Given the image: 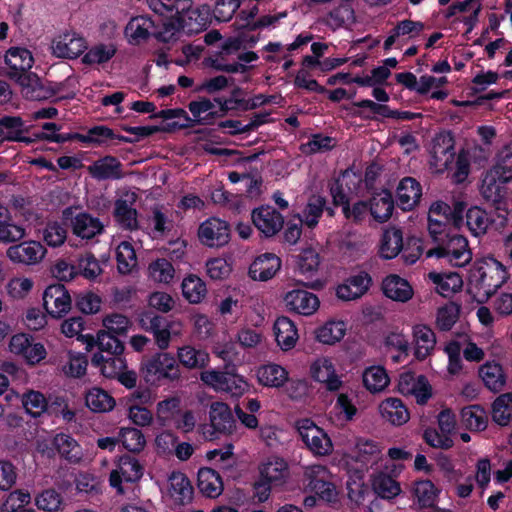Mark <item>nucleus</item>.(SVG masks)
<instances>
[{
  "instance_id": "obj_20",
  "label": "nucleus",
  "mask_w": 512,
  "mask_h": 512,
  "mask_svg": "<svg viewBox=\"0 0 512 512\" xmlns=\"http://www.w3.org/2000/svg\"><path fill=\"white\" fill-rule=\"evenodd\" d=\"M372 282L368 273L361 272L358 275L350 277L346 283L339 285L337 288L338 298L351 301L363 296Z\"/></svg>"
},
{
  "instance_id": "obj_16",
  "label": "nucleus",
  "mask_w": 512,
  "mask_h": 512,
  "mask_svg": "<svg viewBox=\"0 0 512 512\" xmlns=\"http://www.w3.org/2000/svg\"><path fill=\"white\" fill-rule=\"evenodd\" d=\"M126 199H118L114 204L113 215L116 222L125 230H136L138 228L137 211L133 208L137 195L127 193Z\"/></svg>"
},
{
  "instance_id": "obj_23",
  "label": "nucleus",
  "mask_w": 512,
  "mask_h": 512,
  "mask_svg": "<svg viewBox=\"0 0 512 512\" xmlns=\"http://www.w3.org/2000/svg\"><path fill=\"white\" fill-rule=\"evenodd\" d=\"M168 494L178 505H184L192 500L193 487L185 474L171 473L168 478Z\"/></svg>"
},
{
  "instance_id": "obj_42",
  "label": "nucleus",
  "mask_w": 512,
  "mask_h": 512,
  "mask_svg": "<svg viewBox=\"0 0 512 512\" xmlns=\"http://www.w3.org/2000/svg\"><path fill=\"white\" fill-rule=\"evenodd\" d=\"M176 359L188 369H197L208 364L209 355L203 350L187 345L178 349Z\"/></svg>"
},
{
  "instance_id": "obj_1",
  "label": "nucleus",
  "mask_w": 512,
  "mask_h": 512,
  "mask_svg": "<svg viewBox=\"0 0 512 512\" xmlns=\"http://www.w3.org/2000/svg\"><path fill=\"white\" fill-rule=\"evenodd\" d=\"M6 75L18 83L25 97L31 100H43L51 97L53 92L45 88L36 74L29 72L33 57L25 48H10L5 55Z\"/></svg>"
},
{
  "instance_id": "obj_6",
  "label": "nucleus",
  "mask_w": 512,
  "mask_h": 512,
  "mask_svg": "<svg viewBox=\"0 0 512 512\" xmlns=\"http://www.w3.org/2000/svg\"><path fill=\"white\" fill-rule=\"evenodd\" d=\"M297 430L306 446L316 455H328L332 451V442L323 429L310 419L297 422Z\"/></svg>"
},
{
  "instance_id": "obj_38",
  "label": "nucleus",
  "mask_w": 512,
  "mask_h": 512,
  "mask_svg": "<svg viewBox=\"0 0 512 512\" xmlns=\"http://www.w3.org/2000/svg\"><path fill=\"white\" fill-rule=\"evenodd\" d=\"M394 210V201L389 191H382L370 200V213L373 218L380 222H386Z\"/></svg>"
},
{
  "instance_id": "obj_62",
  "label": "nucleus",
  "mask_w": 512,
  "mask_h": 512,
  "mask_svg": "<svg viewBox=\"0 0 512 512\" xmlns=\"http://www.w3.org/2000/svg\"><path fill=\"white\" fill-rule=\"evenodd\" d=\"M174 268L167 259H157L149 265L150 276L157 282L169 283L174 277Z\"/></svg>"
},
{
  "instance_id": "obj_11",
  "label": "nucleus",
  "mask_w": 512,
  "mask_h": 512,
  "mask_svg": "<svg viewBox=\"0 0 512 512\" xmlns=\"http://www.w3.org/2000/svg\"><path fill=\"white\" fill-rule=\"evenodd\" d=\"M46 249L37 241H24L10 246L7 249V257L14 263L34 265L45 256Z\"/></svg>"
},
{
  "instance_id": "obj_45",
  "label": "nucleus",
  "mask_w": 512,
  "mask_h": 512,
  "mask_svg": "<svg viewBox=\"0 0 512 512\" xmlns=\"http://www.w3.org/2000/svg\"><path fill=\"white\" fill-rule=\"evenodd\" d=\"M87 407L93 412L103 413L113 409L114 398L101 388L90 389L85 396Z\"/></svg>"
},
{
  "instance_id": "obj_25",
  "label": "nucleus",
  "mask_w": 512,
  "mask_h": 512,
  "mask_svg": "<svg viewBox=\"0 0 512 512\" xmlns=\"http://www.w3.org/2000/svg\"><path fill=\"white\" fill-rule=\"evenodd\" d=\"M382 290L386 297L398 302H407L413 296V289L409 282L394 274L383 280Z\"/></svg>"
},
{
  "instance_id": "obj_12",
  "label": "nucleus",
  "mask_w": 512,
  "mask_h": 512,
  "mask_svg": "<svg viewBox=\"0 0 512 512\" xmlns=\"http://www.w3.org/2000/svg\"><path fill=\"white\" fill-rule=\"evenodd\" d=\"M139 324L142 329L153 334L155 344L160 350L169 347V334L165 331L167 318L148 311L141 314Z\"/></svg>"
},
{
  "instance_id": "obj_47",
  "label": "nucleus",
  "mask_w": 512,
  "mask_h": 512,
  "mask_svg": "<svg viewBox=\"0 0 512 512\" xmlns=\"http://www.w3.org/2000/svg\"><path fill=\"white\" fill-rule=\"evenodd\" d=\"M491 415L497 424L508 425L512 417V393H503L494 400Z\"/></svg>"
},
{
  "instance_id": "obj_64",
  "label": "nucleus",
  "mask_w": 512,
  "mask_h": 512,
  "mask_svg": "<svg viewBox=\"0 0 512 512\" xmlns=\"http://www.w3.org/2000/svg\"><path fill=\"white\" fill-rule=\"evenodd\" d=\"M119 470L123 479L127 482H135L143 475V467L137 459L131 456H124L120 458Z\"/></svg>"
},
{
  "instance_id": "obj_56",
  "label": "nucleus",
  "mask_w": 512,
  "mask_h": 512,
  "mask_svg": "<svg viewBox=\"0 0 512 512\" xmlns=\"http://www.w3.org/2000/svg\"><path fill=\"white\" fill-rule=\"evenodd\" d=\"M345 335L343 322H327L316 330V338L323 344L332 345L340 341Z\"/></svg>"
},
{
  "instance_id": "obj_32",
  "label": "nucleus",
  "mask_w": 512,
  "mask_h": 512,
  "mask_svg": "<svg viewBox=\"0 0 512 512\" xmlns=\"http://www.w3.org/2000/svg\"><path fill=\"white\" fill-rule=\"evenodd\" d=\"M73 233L82 239H91L103 231V224L98 218L87 213H80L71 219Z\"/></svg>"
},
{
  "instance_id": "obj_14",
  "label": "nucleus",
  "mask_w": 512,
  "mask_h": 512,
  "mask_svg": "<svg viewBox=\"0 0 512 512\" xmlns=\"http://www.w3.org/2000/svg\"><path fill=\"white\" fill-rule=\"evenodd\" d=\"M287 308L300 315H312L319 307V299L316 295L306 290H292L284 297Z\"/></svg>"
},
{
  "instance_id": "obj_2",
  "label": "nucleus",
  "mask_w": 512,
  "mask_h": 512,
  "mask_svg": "<svg viewBox=\"0 0 512 512\" xmlns=\"http://www.w3.org/2000/svg\"><path fill=\"white\" fill-rule=\"evenodd\" d=\"M508 279L504 266L496 259L474 263L470 276V291L478 303H485Z\"/></svg>"
},
{
  "instance_id": "obj_53",
  "label": "nucleus",
  "mask_w": 512,
  "mask_h": 512,
  "mask_svg": "<svg viewBox=\"0 0 512 512\" xmlns=\"http://www.w3.org/2000/svg\"><path fill=\"white\" fill-rule=\"evenodd\" d=\"M497 172L504 182L512 180V143L504 145L496 156V162L491 168Z\"/></svg>"
},
{
  "instance_id": "obj_50",
  "label": "nucleus",
  "mask_w": 512,
  "mask_h": 512,
  "mask_svg": "<svg viewBox=\"0 0 512 512\" xmlns=\"http://www.w3.org/2000/svg\"><path fill=\"white\" fill-rule=\"evenodd\" d=\"M466 224L475 236L483 235L490 227L488 213L480 207H472L466 213Z\"/></svg>"
},
{
  "instance_id": "obj_39",
  "label": "nucleus",
  "mask_w": 512,
  "mask_h": 512,
  "mask_svg": "<svg viewBox=\"0 0 512 512\" xmlns=\"http://www.w3.org/2000/svg\"><path fill=\"white\" fill-rule=\"evenodd\" d=\"M94 344L97 345L100 350L99 353H106L107 355L111 354H123L124 352V344L119 339L118 335L111 334L106 330H99L97 333V339L95 340L93 337H90L88 340V347H92Z\"/></svg>"
},
{
  "instance_id": "obj_40",
  "label": "nucleus",
  "mask_w": 512,
  "mask_h": 512,
  "mask_svg": "<svg viewBox=\"0 0 512 512\" xmlns=\"http://www.w3.org/2000/svg\"><path fill=\"white\" fill-rule=\"evenodd\" d=\"M461 423L471 431H482L487 427V414L480 405H470L461 410Z\"/></svg>"
},
{
  "instance_id": "obj_36",
  "label": "nucleus",
  "mask_w": 512,
  "mask_h": 512,
  "mask_svg": "<svg viewBox=\"0 0 512 512\" xmlns=\"http://www.w3.org/2000/svg\"><path fill=\"white\" fill-rule=\"evenodd\" d=\"M415 342V356L419 360L425 359L436 345V336L433 330L425 325H417L413 330Z\"/></svg>"
},
{
  "instance_id": "obj_63",
  "label": "nucleus",
  "mask_w": 512,
  "mask_h": 512,
  "mask_svg": "<svg viewBox=\"0 0 512 512\" xmlns=\"http://www.w3.org/2000/svg\"><path fill=\"white\" fill-rule=\"evenodd\" d=\"M356 461L362 463L376 462L380 458V448L374 441L360 439L356 444Z\"/></svg>"
},
{
  "instance_id": "obj_26",
  "label": "nucleus",
  "mask_w": 512,
  "mask_h": 512,
  "mask_svg": "<svg viewBox=\"0 0 512 512\" xmlns=\"http://www.w3.org/2000/svg\"><path fill=\"white\" fill-rule=\"evenodd\" d=\"M260 477L274 486L282 485L289 475L288 465L284 459L270 457L259 466Z\"/></svg>"
},
{
  "instance_id": "obj_48",
  "label": "nucleus",
  "mask_w": 512,
  "mask_h": 512,
  "mask_svg": "<svg viewBox=\"0 0 512 512\" xmlns=\"http://www.w3.org/2000/svg\"><path fill=\"white\" fill-rule=\"evenodd\" d=\"M438 490L430 480H421L414 483L413 495L421 508L434 506Z\"/></svg>"
},
{
  "instance_id": "obj_44",
  "label": "nucleus",
  "mask_w": 512,
  "mask_h": 512,
  "mask_svg": "<svg viewBox=\"0 0 512 512\" xmlns=\"http://www.w3.org/2000/svg\"><path fill=\"white\" fill-rule=\"evenodd\" d=\"M188 108L194 117L192 121L198 124H209L213 119L219 117V112L211 111L214 108V102L205 97L191 101Z\"/></svg>"
},
{
  "instance_id": "obj_3",
  "label": "nucleus",
  "mask_w": 512,
  "mask_h": 512,
  "mask_svg": "<svg viewBox=\"0 0 512 512\" xmlns=\"http://www.w3.org/2000/svg\"><path fill=\"white\" fill-rule=\"evenodd\" d=\"M141 370L144 380L150 384H178L182 378L177 359L167 352L156 353L144 360Z\"/></svg>"
},
{
  "instance_id": "obj_5",
  "label": "nucleus",
  "mask_w": 512,
  "mask_h": 512,
  "mask_svg": "<svg viewBox=\"0 0 512 512\" xmlns=\"http://www.w3.org/2000/svg\"><path fill=\"white\" fill-rule=\"evenodd\" d=\"M455 142L450 132H440L431 141L430 165L436 172H443L453 164L455 159Z\"/></svg>"
},
{
  "instance_id": "obj_35",
  "label": "nucleus",
  "mask_w": 512,
  "mask_h": 512,
  "mask_svg": "<svg viewBox=\"0 0 512 512\" xmlns=\"http://www.w3.org/2000/svg\"><path fill=\"white\" fill-rule=\"evenodd\" d=\"M210 7L208 5H202L193 8L187 15L182 16L179 21L182 28L188 33H199L206 29L210 19Z\"/></svg>"
},
{
  "instance_id": "obj_28",
  "label": "nucleus",
  "mask_w": 512,
  "mask_h": 512,
  "mask_svg": "<svg viewBox=\"0 0 512 512\" xmlns=\"http://www.w3.org/2000/svg\"><path fill=\"white\" fill-rule=\"evenodd\" d=\"M122 164L113 156H105L88 166L89 174L97 180L120 179Z\"/></svg>"
},
{
  "instance_id": "obj_46",
  "label": "nucleus",
  "mask_w": 512,
  "mask_h": 512,
  "mask_svg": "<svg viewBox=\"0 0 512 512\" xmlns=\"http://www.w3.org/2000/svg\"><path fill=\"white\" fill-rule=\"evenodd\" d=\"M429 278L439 288V293L443 296H448L451 293L457 292L463 285L462 278L456 272L450 273H429Z\"/></svg>"
},
{
  "instance_id": "obj_22",
  "label": "nucleus",
  "mask_w": 512,
  "mask_h": 512,
  "mask_svg": "<svg viewBox=\"0 0 512 512\" xmlns=\"http://www.w3.org/2000/svg\"><path fill=\"white\" fill-rule=\"evenodd\" d=\"M209 418L211 427L220 433L231 434L236 422L230 408L223 402H214L210 406Z\"/></svg>"
},
{
  "instance_id": "obj_7",
  "label": "nucleus",
  "mask_w": 512,
  "mask_h": 512,
  "mask_svg": "<svg viewBox=\"0 0 512 512\" xmlns=\"http://www.w3.org/2000/svg\"><path fill=\"white\" fill-rule=\"evenodd\" d=\"M198 237L208 247H222L230 240V226L224 220L211 217L200 225Z\"/></svg>"
},
{
  "instance_id": "obj_43",
  "label": "nucleus",
  "mask_w": 512,
  "mask_h": 512,
  "mask_svg": "<svg viewBox=\"0 0 512 512\" xmlns=\"http://www.w3.org/2000/svg\"><path fill=\"white\" fill-rule=\"evenodd\" d=\"M257 377L262 385L277 388L288 380V373L277 364H268L258 369Z\"/></svg>"
},
{
  "instance_id": "obj_59",
  "label": "nucleus",
  "mask_w": 512,
  "mask_h": 512,
  "mask_svg": "<svg viewBox=\"0 0 512 512\" xmlns=\"http://www.w3.org/2000/svg\"><path fill=\"white\" fill-rule=\"evenodd\" d=\"M120 437L123 446L133 453L141 452L146 445L143 433L136 428H122L120 430Z\"/></svg>"
},
{
  "instance_id": "obj_19",
  "label": "nucleus",
  "mask_w": 512,
  "mask_h": 512,
  "mask_svg": "<svg viewBox=\"0 0 512 512\" xmlns=\"http://www.w3.org/2000/svg\"><path fill=\"white\" fill-rule=\"evenodd\" d=\"M30 130L19 116H3L0 118V139L32 143L30 137L23 136Z\"/></svg>"
},
{
  "instance_id": "obj_55",
  "label": "nucleus",
  "mask_w": 512,
  "mask_h": 512,
  "mask_svg": "<svg viewBox=\"0 0 512 512\" xmlns=\"http://www.w3.org/2000/svg\"><path fill=\"white\" fill-rule=\"evenodd\" d=\"M117 268L121 274H128L136 266L137 259L133 246L127 242H121L116 251Z\"/></svg>"
},
{
  "instance_id": "obj_33",
  "label": "nucleus",
  "mask_w": 512,
  "mask_h": 512,
  "mask_svg": "<svg viewBox=\"0 0 512 512\" xmlns=\"http://www.w3.org/2000/svg\"><path fill=\"white\" fill-rule=\"evenodd\" d=\"M91 363L100 368L103 376L107 378H116L122 370L126 369V361L122 354L104 355L95 353L91 359Z\"/></svg>"
},
{
  "instance_id": "obj_51",
  "label": "nucleus",
  "mask_w": 512,
  "mask_h": 512,
  "mask_svg": "<svg viewBox=\"0 0 512 512\" xmlns=\"http://www.w3.org/2000/svg\"><path fill=\"white\" fill-rule=\"evenodd\" d=\"M183 296L190 303H199L206 295L205 283L196 275H189L182 281Z\"/></svg>"
},
{
  "instance_id": "obj_21",
  "label": "nucleus",
  "mask_w": 512,
  "mask_h": 512,
  "mask_svg": "<svg viewBox=\"0 0 512 512\" xmlns=\"http://www.w3.org/2000/svg\"><path fill=\"white\" fill-rule=\"evenodd\" d=\"M281 261L271 253L257 257L249 268V275L254 280L266 281L271 279L280 269Z\"/></svg>"
},
{
  "instance_id": "obj_13",
  "label": "nucleus",
  "mask_w": 512,
  "mask_h": 512,
  "mask_svg": "<svg viewBox=\"0 0 512 512\" xmlns=\"http://www.w3.org/2000/svg\"><path fill=\"white\" fill-rule=\"evenodd\" d=\"M52 446L60 458L69 464L78 465L84 460L85 453L83 448L77 440L69 434H56L52 440Z\"/></svg>"
},
{
  "instance_id": "obj_49",
  "label": "nucleus",
  "mask_w": 512,
  "mask_h": 512,
  "mask_svg": "<svg viewBox=\"0 0 512 512\" xmlns=\"http://www.w3.org/2000/svg\"><path fill=\"white\" fill-rule=\"evenodd\" d=\"M403 246L402 231L392 228L386 230L382 237L381 255L385 259H392L398 255Z\"/></svg>"
},
{
  "instance_id": "obj_37",
  "label": "nucleus",
  "mask_w": 512,
  "mask_h": 512,
  "mask_svg": "<svg viewBox=\"0 0 512 512\" xmlns=\"http://www.w3.org/2000/svg\"><path fill=\"white\" fill-rule=\"evenodd\" d=\"M198 488L209 498L218 497L223 491L220 475L212 468H201L198 472Z\"/></svg>"
},
{
  "instance_id": "obj_9",
  "label": "nucleus",
  "mask_w": 512,
  "mask_h": 512,
  "mask_svg": "<svg viewBox=\"0 0 512 512\" xmlns=\"http://www.w3.org/2000/svg\"><path fill=\"white\" fill-rule=\"evenodd\" d=\"M43 305L51 316L61 318L71 309V297L64 285H51L44 291Z\"/></svg>"
},
{
  "instance_id": "obj_4",
  "label": "nucleus",
  "mask_w": 512,
  "mask_h": 512,
  "mask_svg": "<svg viewBox=\"0 0 512 512\" xmlns=\"http://www.w3.org/2000/svg\"><path fill=\"white\" fill-rule=\"evenodd\" d=\"M427 257L436 256L445 259L455 267H463L472 260V252L467 239L457 233H447L445 238L435 247L427 251Z\"/></svg>"
},
{
  "instance_id": "obj_15",
  "label": "nucleus",
  "mask_w": 512,
  "mask_h": 512,
  "mask_svg": "<svg viewBox=\"0 0 512 512\" xmlns=\"http://www.w3.org/2000/svg\"><path fill=\"white\" fill-rule=\"evenodd\" d=\"M499 174L490 169L482 179L480 193L484 200L491 205H501L506 202L505 184Z\"/></svg>"
},
{
  "instance_id": "obj_8",
  "label": "nucleus",
  "mask_w": 512,
  "mask_h": 512,
  "mask_svg": "<svg viewBox=\"0 0 512 512\" xmlns=\"http://www.w3.org/2000/svg\"><path fill=\"white\" fill-rule=\"evenodd\" d=\"M398 391L405 396H414L416 402L424 405L432 396V388L425 376L404 372L398 381Z\"/></svg>"
},
{
  "instance_id": "obj_24",
  "label": "nucleus",
  "mask_w": 512,
  "mask_h": 512,
  "mask_svg": "<svg viewBox=\"0 0 512 512\" xmlns=\"http://www.w3.org/2000/svg\"><path fill=\"white\" fill-rule=\"evenodd\" d=\"M421 195V185L414 178L402 179L397 187L398 202L403 210H412L419 203Z\"/></svg>"
},
{
  "instance_id": "obj_61",
  "label": "nucleus",
  "mask_w": 512,
  "mask_h": 512,
  "mask_svg": "<svg viewBox=\"0 0 512 512\" xmlns=\"http://www.w3.org/2000/svg\"><path fill=\"white\" fill-rule=\"evenodd\" d=\"M63 498L55 489L49 488L39 493L35 498L36 506L44 511L53 512L60 509Z\"/></svg>"
},
{
  "instance_id": "obj_52",
  "label": "nucleus",
  "mask_w": 512,
  "mask_h": 512,
  "mask_svg": "<svg viewBox=\"0 0 512 512\" xmlns=\"http://www.w3.org/2000/svg\"><path fill=\"white\" fill-rule=\"evenodd\" d=\"M363 383L370 392H380L389 383V377L384 368L373 366L363 373Z\"/></svg>"
},
{
  "instance_id": "obj_60",
  "label": "nucleus",
  "mask_w": 512,
  "mask_h": 512,
  "mask_svg": "<svg viewBox=\"0 0 512 512\" xmlns=\"http://www.w3.org/2000/svg\"><path fill=\"white\" fill-rule=\"evenodd\" d=\"M326 200L319 195H313L309 198L307 206L304 210V223L313 228L318 223V218L322 215Z\"/></svg>"
},
{
  "instance_id": "obj_27",
  "label": "nucleus",
  "mask_w": 512,
  "mask_h": 512,
  "mask_svg": "<svg viewBox=\"0 0 512 512\" xmlns=\"http://www.w3.org/2000/svg\"><path fill=\"white\" fill-rule=\"evenodd\" d=\"M382 418L392 425L401 426L405 424L410 414L404 403L398 398H387L379 405Z\"/></svg>"
},
{
  "instance_id": "obj_58",
  "label": "nucleus",
  "mask_w": 512,
  "mask_h": 512,
  "mask_svg": "<svg viewBox=\"0 0 512 512\" xmlns=\"http://www.w3.org/2000/svg\"><path fill=\"white\" fill-rule=\"evenodd\" d=\"M354 22V11L348 3L334 8L327 16L326 23L333 29L348 25Z\"/></svg>"
},
{
  "instance_id": "obj_10",
  "label": "nucleus",
  "mask_w": 512,
  "mask_h": 512,
  "mask_svg": "<svg viewBox=\"0 0 512 512\" xmlns=\"http://www.w3.org/2000/svg\"><path fill=\"white\" fill-rule=\"evenodd\" d=\"M253 224L266 237H272L283 227V216L271 206H261L252 211Z\"/></svg>"
},
{
  "instance_id": "obj_34",
  "label": "nucleus",
  "mask_w": 512,
  "mask_h": 512,
  "mask_svg": "<svg viewBox=\"0 0 512 512\" xmlns=\"http://www.w3.org/2000/svg\"><path fill=\"white\" fill-rule=\"evenodd\" d=\"M154 22L146 16H136L130 19L125 27V35L133 44H139L153 35Z\"/></svg>"
},
{
  "instance_id": "obj_57",
  "label": "nucleus",
  "mask_w": 512,
  "mask_h": 512,
  "mask_svg": "<svg viewBox=\"0 0 512 512\" xmlns=\"http://www.w3.org/2000/svg\"><path fill=\"white\" fill-rule=\"evenodd\" d=\"M85 136V143H92L97 145H102L106 143L108 139L114 140L117 139L119 141L133 143V138L116 135L112 129L106 126H95L88 130Z\"/></svg>"
},
{
  "instance_id": "obj_41",
  "label": "nucleus",
  "mask_w": 512,
  "mask_h": 512,
  "mask_svg": "<svg viewBox=\"0 0 512 512\" xmlns=\"http://www.w3.org/2000/svg\"><path fill=\"white\" fill-rule=\"evenodd\" d=\"M374 492L383 499L395 498L401 492L400 484L387 473H377L372 478Z\"/></svg>"
},
{
  "instance_id": "obj_30",
  "label": "nucleus",
  "mask_w": 512,
  "mask_h": 512,
  "mask_svg": "<svg viewBox=\"0 0 512 512\" xmlns=\"http://www.w3.org/2000/svg\"><path fill=\"white\" fill-rule=\"evenodd\" d=\"M479 376L485 386L492 392L498 393L506 385L507 376L499 363L487 362L479 369Z\"/></svg>"
},
{
  "instance_id": "obj_54",
  "label": "nucleus",
  "mask_w": 512,
  "mask_h": 512,
  "mask_svg": "<svg viewBox=\"0 0 512 512\" xmlns=\"http://www.w3.org/2000/svg\"><path fill=\"white\" fill-rule=\"evenodd\" d=\"M21 402L26 412L33 417L41 416L48 406L45 396L35 390L25 392L21 396Z\"/></svg>"
},
{
  "instance_id": "obj_29",
  "label": "nucleus",
  "mask_w": 512,
  "mask_h": 512,
  "mask_svg": "<svg viewBox=\"0 0 512 512\" xmlns=\"http://www.w3.org/2000/svg\"><path fill=\"white\" fill-rule=\"evenodd\" d=\"M326 474V468L321 465L310 467L306 472V475L310 478L309 487L322 499L331 501L336 494L335 487L332 483L326 481Z\"/></svg>"
},
{
  "instance_id": "obj_31",
  "label": "nucleus",
  "mask_w": 512,
  "mask_h": 512,
  "mask_svg": "<svg viewBox=\"0 0 512 512\" xmlns=\"http://www.w3.org/2000/svg\"><path fill=\"white\" fill-rule=\"evenodd\" d=\"M274 333L278 345L285 351L292 349L297 340L298 332L295 324L286 316L278 317L274 323Z\"/></svg>"
},
{
  "instance_id": "obj_18",
  "label": "nucleus",
  "mask_w": 512,
  "mask_h": 512,
  "mask_svg": "<svg viewBox=\"0 0 512 512\" xmlns=\"http://www.w3.org/2000/svg\"><path fill=\"white\" fill-rule=\"evenodd\" d=\"M312 377L325 384V387L329 391H337L342 386V381L335 373L334 366L330 359L319 358L311 365Z\"/></svg>"
},
{
  "instance_id": "obj_17",
  "label": "nucleus",
  "mask_w": 512,
  "mask_h": 512,
  "mask_svg": "<svg viewBox=\"0 0 512 512\" xmlns=\"http://www.w3.org/2000/svg\"><path fill=\"white\" fill-rule=\"evenodd\" d=\"M53 53L62 58H76L86 49L84 38L75 33H64L53 41Z\"/></svg>"
}]
</instances>
